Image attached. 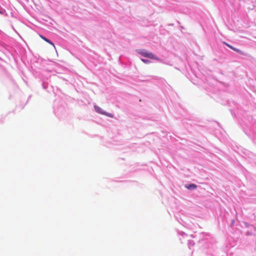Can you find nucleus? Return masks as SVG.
<instances>
[{
  "mask_svg": "<svg viewBox=\"0 0 256 256\" xmlns=\"http://www.w3.org/2000/svg\"><path fill=\"white\" fill-rule=\"evenodd\" d=\"M139 53L144 57L148 58L153 60H158V58L152 52H147L144 50H140Z\"/></svg>",
  "mask_w": 256,
  "mask_h": 256,
  "instance_id": "f257e3e1",
  "label": "nucleus"
},
{
  "mask_svg": "<svg viewBox=\"0 0 256 256\" xmlns=\"http://www.w3.org/2000/svg\"><path fill=\"white\" fill-rule=\"evenodd\" d=\"M95 110L96 112L98 113L106 115L110 118H113V115L112 114L106 113V112H104L100 107L98 106H94Z\"/></svg>",
  "mask_w": 256,
  "mask_h": 256,
  "instance_id": "f03ea898",
  "label": "nucleus"
},
{
  "mask_svg": "<svg viewBox=\"0 0 256 256\" xmlns=\"http://www.w3.org/2000/svg\"><path fill=\"white\" fill-rule=\"evenodd\" d=\"M224 44H226V46H228V47H229L230 48L232 49V50H234L235 52L240 54H244V53L242 51L240 50H238V48H236L234 47H233L231 45L227 44L226 42H224Z\"/></svg>",
  "mask_w": 256,
  "mask_h": 256,
  "instance_id": "7ed1b4c3",
  "label": "nucleus"
},
{
  "mask_svg": "<svg viewBox=\"0 0 256 256\" xmlns=\"http://www.w3.org/2000/svg\"><path fill=\"white\" fill-rule=\"evenodd\" d=\"M186 188L188 190H192L197 188V186L195 184H189L186 185Z\"/></svg>",
  "mask_w": 256,
  "mask_h": 256,
  "instance_id": "20e7f679",
  "label": "nucleus"
},
{
  "mask_svg": "<svg viewBox=\"0 0 256 256\" xmlns=\"http://www.w3.org/2000/svg\"><path fill=\"white\" fill-rule=\"evenodd\" d=\"M40 37L42 38L45 41H46V42L52 44V45L54 46V44L52 42H51L49 40L47 39L45 37L43 36H40Z\"/></svg>",
  "mask_w": 256,
  "mask_h": 256,
  "instance_id": "39448f33",
  "label": "nucleus"
},
{
  "mask_svg": "<svg viewBox=\"0 0 256 256\" xmlns=\"http://www.w3.org/2000/svg\"><path fill=\"white\" fill-rule=\"evenodd\" d=\"M142 60L144 62V63H148V62H149V60H146L142 59Z\"/></svg>",
  "mask_w": 256,
  "mask_h": 256,
  "instance_id": "423d86ee",
  "label": "nucleus"
},
{
  "mask_svg": "<svg viewBox=\"0 0 256 256\" xmlns=\"http://www.w3.org/2000/svg\"><path fill=\"white\" fill-rule=\"evenodd\" d=\"M0 14H2V12L0 10Z\"/></svg>",
  "mask_w": 256,
  "mask_h": 256,
  "instance_id": "0eeeda50",
  "label": "nucleus"
}]
</instances>
